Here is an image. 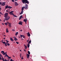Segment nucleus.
I'll list each match as a JSON object with an SVG mask.
<instances>
[{"label":"nucleus","instance_id":"28","mask_svg":"<svg viewBox=\"0 0 61 61\" xmlns=\"http://www.w3.org/2000/svg\"><path fill=\"white\" fill-rule=\"evenodd\" d=\"M18 32H17L15 34V35H16V36H17V35H18Z\"/></svg>","mask_w":61,"mask_h":61},{"label":"nucleus","instance_id":"33","mask_svg":"<svg viewBox=\"0 0 61 61\" xmlns=\"http://www.w3.org/2000/svg\"><path fill=\"white\" fill-rule=\"evenodd\" d=\"M22 37L23 38H25V36H24V35H23Z\"/></svg>","mask_w":61,"mask_h":61},{"label":"nucleus","instance_id":"13","mask_svg":"<svg viewBox=\"0 0 61 61\" xmlns=\"http://www.w3.org/2000/svg\"><path fill=\"white\" fill-rule=\"evenodd\" d=\"M8 26H9V27H11L12 26H11V23H10L8 25Z\"/></svg>","mask_w":61,"mask_h":61},{"label":"nucleus","instance_id":"4","mask_svg":"<svg viewBox=\"0 0 61 61\" xmlns=\"http://www.w3.org/2000/svg\"><path fill=\"white\" fill-rule=\"evenodd\" d=\"M10 16H7V17H5V20H6V21H8V20L10 19Z\"/></svg>","mask_w":61,"mask_h":61},{"label":"nucleus","instance_id":"55","mask_svg":"<svg viewBox=\"0 0 61 61\" xmlns=\"http://www.w3.org/2000/svg\"><path fill=\"white\" fill-rule=\"evenodd\" d=\"M25 22V24H26V22Z\"/></svg>","mask_w":61,"mask_h":61},{"label":"nucleus","instance_id":"57","mask_svg":"<svg viewBox=\"0 0 61 61\" xmlns=\"http://www.w3.org/2000/svg\"><path fill=\"white\" fill-rule=\"evenodd\" d=\"M4 36H6L5 35H4Z\"/></svg>","mask_w":61,"mask_h":61},{"label":"nucleus","instance_id":"43","mask_svg":"<svg viewBox=\"0 0 61 61\" xmlns=\"http://www.w3.org/2000/svg\"><path fill=\"white\" fill-rule=\"evenodd\" d=\"M4 20H5H5H4V22H5V19H4Z\"/></svg>","mask_w":61,"mask_h":61},{"label":"nucleus","instance_id":"52","mask_svg":"<svg viewBox=\"0 0 61 61\" xmlns=\"http://www.w3.org/2000/svg\"><path fill=\"white\" fill-rule=\"evenodd\" d=\"M21 40H23V38L21 39Z\"/></svg>","mask_w":61,"mask_h":61},{"label":"nucleus","instance_id":"22","mask_svg":"<svg viewBox=\"0 0 61 61\" xmlns=\"http://www.w3.org/2000/svg\"><path fill=\"white\" fill-rule=\"evenodd\" d=\"M23 21L25 22H27V19L26 20V19H24L23 20Z\"/></svg>","mask_w":61,"mask_h":61},{"label":"nucleus","instance_id":"50","mask_svg":"<svg viewBox=\"0 0 61 61\" xmlns=\"http://www.w3.org/2000/svg\"><path fill=\"white\" fill-rule=\"evenodd\" d=\"M21 59H24V58H23V57H22Z\"/></svg>","mask_w":61,"mask_h":61},{"label":"nucleus","instance_id":"47","mask_svg":"<svg viewBox=\"0 0 61 61\" xmlns=\"http://www.w3.org/2000/svg\"><path fill=\"white\" fill-rule=\"evenodd\" d=\"M24 50V51H25H25H26V50Z\"/></svg>","mask_w":61,"mask_h":61},{"label":"nucleus","instance_id":"2","mask_svg":"<svg viewBox=\"0 0 61 61\" xmlns=\"http://www.w3.org/2000/svg\"><path fill=\"white\" fill-rule=\"evenodd\" d=\"M13 11H11L9 13V14L10 15H12L13 16H14V17H17V16H16L15 15H14V14L13 13V12H14Z\"/></svg>","mask_w":61,"mask_h":61},{"label":"nucleus","instance_id":"11","mask_svg":"<svg viewBox=\"0 0 61 61\" xmlns=\"http://www.w3.org/2000/svg\"><path fill=\"white\" fill-rule=\"evenodd\" d=\"M15 6H17V5H18V4H17V2H15Z\"/></svg>","mask_w":61,"mask_h":61},{"label":"nucleus","instance_id":"12","mask_svg":"<svg viewBox=\"0 0 61 61\" xmlns=\"http://www.w3.org/2000/svg\"><path fill=\"white\" fill-rule=\"evenodd\" d=\"M3 54V55H5V57H8V55H7V54Z\"/></svg>","mask_w":61,"mask_h":61},{"label":"nucleus","instance_id":"62","mask_svg":"<svg viewBox=\"0 0 61 61\" xmlns=\"http://www.w3.org/2000/svg\"><path fill=\"white\" fill-rule=\"evenodd\" d=\"M0 21H2V20H0Z\"/></svg>","mask_w":61,"mask_h":61},{"label":"nucleus","instance_id":"31","mask_svg":"<svg viewBox=\"0 0 61 61\" xmlns=\"http://www.w3.org/2000/svg\"><path fill=\"white\" fill-rule=\"evenodd\" d=\"M5 25H8V24L7 23H5Z\"/></svg>","mask_w":61,"mask_h":61},{"label":"nucleus","instance_id":"54","mask_svg":"<svg viewBox=\"0 0 61 61\" xmlns=\"http://www.w3.org/2000/svg\"><path fill=\"white\" fill-rule=\"evenodd\" d=\"M2 25H4V24L2 23Z\"/></svg>","mask_w":61,"mask_h":61},{"label":"nucleus","instance_id":"36","mask_svg":"<svg viewBox=\"0 0 61 61\" xmlns=\"http://www.w3.org/2000/svg\"><path fill=\"white\" fill-rule=\"evenodd\" d=\"M7 23L8 24H10V23L8 22H7Z\"/></svg>","mask_w":61,"mask_h":61},{"label":"nucleus","instance_id":"17","mask_svg":"<svg viewBox=\"0 0 61 61\" xmlns=\"http://www.w3.org/2000/svg\"><path fill=\"white\" fill-rule=\"evenodd\" d=\"M27 36L29 37L30 36V33H29V32L28 33V34L27 35Z\"/></svg>","mask_w":61,"mask_h":61},{"label":"nucleus","instance_id":"5","mask_svg":"<svg viewBox=\"0 0 61 61\" xmlns=\"http://www.w3.org/2000/svg\"><path fill=\"white\" fill-rule=\"evenodd\" d=\"M8 13H5V14L4 15V16L5 17H7L8 16Z\"/></svg>","mask_w":61,"mask_h":61},{"label":"nucleus","instance_id":"37","mask_svg":"<svg viewBox=\"0 0 61 61\" xmlns=\"http://www.w3.org/2000/svg\"><path fill=\"white\" fill-rule=\"evenodd\" d=\"M16 42V44H18L19 43L18 42Z\"/></svg>","mask_w":61,"mask_h":61},{"label":"nucleus","instance_id":"34","mask_svg":"<svg viewBox=\"0 0 61 61\" xmlns=\"http://www.w3.org/2000/svg\"><path fill=\"white\" fill-rule=\"evenodd\" d=\"M0 60H2V58H1V57L0 56Z\"/></svg>","mask_w":61,"mask_h":61},{"label":"nucleus","instance_id":"8","mask_svg":"<svg viewBox=\"0 0 61 61\" xmlns=\"http://www.w3.org/2000/svg\"><path fill=\"white\" fill-rule=\"evenodd\" d=\"M25 5L26 6H24V7H25V9H27V7H28V5L26 4Z\"/></svg>","mask_w":61,"mask_h":61},{"label":"nucleus","instance_id":"1","mask_svg":"<svg viewBox=\"0 0 61 61\" xmlns=\"http://www.w3.org/2000/svg\"><path fill=\"white\" fill-rule=\"evenodd\" d=\"M22 2L24 4H26L29 3V2L27 0H22Z\"/></svg>","mask_w":61,"mask_h":61},{"label":"nucleus","instance_id":"18","mask_svg":"<svg viewBox=\"0 0 61 61\" xmlns=\"http://www.w3.org/2000/svg\"><path fill=\"white\" fill-rule=\"evenodd\" d=\"M27 46L28 48H29V46H30V44L28 43V44L27 45Z\"/></svg>","mask_w":61,"mask_h":61},{"label":"nucleus","instance_id":"20","mask_svg":"<svg viewBox=\"0 0 61 61\" xmlns=\"http://www.w3.org/2000/svg\"><path fill=\"white\" fill-rule=\"evenodd\" d=\"M1 53L2 54H5V52H4V51H1Z\"/></svg>","mask_w":61,"mask_h":61},{"label":"nucleus","instance_id":"44","mask_svg":"<svg viewBox=\"0 0 61 61\" xmlns=\"http://www.w3.org/2000/svg\"><path fill=\"white\" fill-rule=\"evenodd\" d=\"M1 10V7L0 6V11Z\"/></svg>","mask_w":61,"mask_h":61},{"label":"nucleus","instance_id":"42","mask_svg":"<svg viewBox=\"0 0 61 61\" xmlns=\"http://www.w3.org/2000/svg\"><path fill=\"white\" fill-rule=\"evenodd\" d=\"M6 12H8V13H9V11H8L7 10H6Z\"/></svg>","mask_w":61,"mask_h":61},{"label":"nucleus","instance_id":"53","mask_svg":"<svg viewBox=\"0 0 61 61\" xmlns=\"http://www.w3.org/2000/svg\"><path fill=\"white\" fill-rule=\"evenodd\" d=\"M0 5H1V2H0Z\"/></svg>","mask_w":61,"mask_h":61},{"label":"nucleus","instance_id":"35","mask_svg":"<svg viewBox=\"0 0 61 61\" xmlns=\"http://www.w3.org/2000/svg\"><path fill=\"white\" fill-rule=\"evenodd\" d=\"M12 2H15V0H12Z\"/></svg>","mask_w":61,"mask_h":61},{"label":"nucleus","instance_id":"40","mask_svg":"<svg viewBox=\"0 0 61 61\" xmlns=\"http://www.w3.org/2000/svg\"><path fill=\"white\" fill-rule=\"evenodd\" d=\"M5 59L4 60V61H7V60H6V59H5Z\"/></svg>","mask_w":61,"mask_h":61},{"label":"nucleus","instance_id":"32","mask_svg":"<svg viewBox=\"0 0 61 61\" xmlns=\"http://www.w3.org/2000/svg\"><path fill=\"white\" fill-rule=\"evenodd\" d=\"M20 36L21 38H22V37H23V35H20Z\"/></svg>","mask_w":61,"mask_h":61},{"label":"nucleus","instance_id":"9","mask_svg":"<svg viewBox=\"0 0 61 61\" xmlns=\"http://www.w3.org/2000/svg\"><path fill=\"white\" fill-rule=\"evenodd\" d=\"M22 23H23V22L22 21H20L19 23H18V24L19 25H22Z\"/></svg>","mask_w":61,"mask_h":61},{"label":"nucleus","instance_id":"14","mask_svg":"<svg viewBox=\"0 0 61 61\" xmlns=\"http://www.w3.org/2000/svg\"><path fill=\"white\" fill-rule=\"evenodd\" d=\"M5 2H3L1 4L2 6H4V5H5Z\"/></svg>","mask_w":61,"mask_h":61},{"label":"nucleus","instance_id":"29","mask_svg":"<svg viewBox=\"0 0 61 61\" xmlns=\"http://www.w3.org/2000/svg\"><path fill=\"white\" fill-rule=\"evenodd\" d=\"M20 58H21V57L22 56V54H20Z\"/></svg>","mask_w":61,"mask_h":61},{"label":"nucleus","instance_id":"30","mask_svg":"<svg viewBox=\"0 0 61 61\" xmlns=\"http://www.w3.org/2000/svg\"><path fill=\"white\" fill-rule=\"evenodd\" d=\"M2 59L3 61H5V60H4V58H3V57H2Z\"/></svg>","mask_w":61,"mask_h":61},{"label":"nucleus","instance_id":"48","mask_svg":"<svg viewBox=\"0 0 61 61\" xmlns=\"http://www.w3.org/2000/svg\"><path fill=\"white\" fill-rule=\"evenodd\" d=\"M12 31H15V30H14V29H13L12 30Z\"/></svg>","mask_w":61,"mask_h":61},{"label":"nucleus","instance_id":"6","mask_svg":"<svg viewBox=\"0 0 61 61\" xmlns=\"http://www.w3.org/2000/svg\"><path fill=\"white\" fill-rule=\"evenodd\" d=\"M26 54V57L27 58H29V57L30 56V55L29 54Z\"/></svg>","mask_w":61,"mask_h":61},{"label":"nucleus","instance_id":"7","mask_svg":"<svg viewBox=\"0 0 61 61\" xmlns=\"http://www.w3.org/2000/svg\"><path fill=\"white\" fill-rule=\"evenodd\" d=\"M7 45L8 46H10V44H9L8 43H6V42H5V46H7Z\"/></svg>","mask_w":61,"mask_h":61},{"label":"nucleus","instance_id":"39","mask_svg":"<svg viewBox=\"0 0 61 61\" xmlns=\"http://www.w3.org/2000/svg\"><path fill=\"white\" fill-rule=\"evenodd\" d=\"M28 54H30V51H28Z\"/></svg>","mask_w":61,"mask_h":61},{"label":"nucleus","instance_id":"61","mask_svg":"<svg viewBox=\"0 0 61 61\" xmlns=\"http://www.w3.org/2000/svg\"><path fill=\"white\" fill-rule=\"evenodd\" d=\"M19 38H20V36H19Z\"/></svg>","mask_w":61,"mask_h":61},{"label":"nucleus","instance_id":"41","mask_svg":"<svg viewBox=\"0 0 61 61\" xmlns=\"http://www.w3.org/2000/svg\"><path fill=\"white\" fill-rule=\"evenodd\" d=\"M0 57H3V56H2V55H1V54H0Z\"/></svg>","mask_w":61,"mask_h":61},{"label":"nucleus","instance_id":"45","mask_svg":"<svg viewBox=\"0 0 61 61\" xmlns=\"http://www.w3.org/2000/svg\"><path fill=\"white\" fill-rule=\"evenodd\" d=\"M10 61H13V60L12 59H11Z\"/></svg>","mask_w":61,"mask_h":61},{"label":"nucleus","instance_id":"59","mask_svg":"<svg viewBox=\"0 0 61 61\" xmlns=\"http://www.w3.org/2000/svg\"><path fill=\"white\" fill-rule=\"evenodd\" d=\"M20 51H21V50H20Z\"/></svg>","mask_w":61,"mask_h":61},{"label":"nucleus","instance_id":"21","mask_svg":"<svg viewBox=\"0 0 61 61\" xmlns=\"http://www.w3.org/2000/svg\"><path fill=\"white\" fill-rule=\"evenodd\" d=\"M6 33H8L9 32L8 28L6 29Z\"/></svg>","mask_w":61,"mask_h":61},{"label":"nucleus","instance_id":"27","mask_svg":"<svg viewBox=\"0 0 61 61\" xmlns=\"http://www.w3.org/2000/svg\"><path fill=\"white\" fill-rule=\"evenodd\" d=\"M14 40H15V41H16V40H18L17 39V38H14Z\"/></svg>","mask_w":61,"mask_h":61},{"label":"nucleus","instance_id":"46","mask_svg":"<svg viewBox=\"0 0 61 61\" xmlns=\"http://www.w3.org/2000/svg\"><path fill=\"white\" fill-rule=\"evenodd\" d=\"M20 31H21V32L22 31V30H20Z\"/></svg>","mask_w":61,"mask_h":61},{"label":"nucleus","instance_id":"49","mask_svg":"<svg viewBox=\"0 0 61 61\" xmlns=\"http://www.w3.org/2000/svg\"><path fill=\"white\" fill-rule=\"evenodd\" d=\"M29 41V39H28V40L27 41V42H28V41Z\"/></svg>","mask_w":61,"mask_h":61},{"label":"nucleus","instance_id":"38","mask_svg":"<svg viewBox=\"0 0 61 61\" xmlns=\"http://www.w3.org/2000/svg\"><path fill=\"white\" fill-rule=\"evenodd\" d=\"M7 57H8L9 58H10V59L11 58V57H9V56H8Z\"/></svg>","mask_w":61,"mask_h":61},{"label":"nucleus","instance_id":"51","mask_svg":"<svg viewBox=\"0 0 61 61\" xmlns=\"http://www.w3.org/2000/svg\"><path fill=\"white\" fill-rule=\"evenodd\" d=\"M0 14H1V15H2V13H1V12H0Z\"/></svg>","mask_w":61,"mask_h":61},{"label":"nucleus","instance_id":"64","mask_svg":"<svg viewBox=\"0 0 61 61\" xmlns=\"http://www.w3.org/2000/svg\"><path fill=\"white\" fill-rule=\"evenodd\" d=\"M7 61H9V60H7Z\"/></svg>","mask_w":61,"mask_h":61},{"label":"nucleus","instance_id":"23","mask_svg":"<svg viewBox=\"0 0 61 61\" xmlns=\"http://www.w3.org/2000/svg\"><path fill=\"white\" fill-rule=\"evenodd\" d=\"M5 41H6V43L7 44L9 42V41H7V40H5Z\"/></svg>","mask_w":61,"mask_h":61},{"label":"nucleus","instance_id":"25","mask_svg":"<svg viewBox=\"0 0 61 61\" xmlns=\"http://www.w3.org/2000/svg\"><path fill=\"white\" fill-rule=\"evenodd\" d=\"M5 41H4V42L3 41V40H2L1 42L2 43H3V44H5Z\"/></svg>","mask_w":61,"mask_h":61},{"label":"nucleus","instance_id":"26","mask_svg":"<svg viewBox=\"0 0 61 61\" xmlns=\"http://www.w3.org/2000/svg\"><path fill=\"white\" fill-rule=\"evenodd\" d=\"M31 43V40H30L29 42L28 43V44H30Z\"/></svg>","mask_w":61,"mask_h":61},{"label":"nucleus","instance_id":"15","mask_svg":"<svg viewBox=\"0 0 61 61\" xmlns=\"http://www.w3.org/2000/svg\"><path fill=\"white\" fill-rule=\"evenodd\" d=\"M23 12H24V11L21 10V12L20 13V15H22Z\"/></svg>","mask_w":61,"mask_h":61},{"label":"nucleus","instance_id":"24","mask_svg":"<svg viewBox=\"0 0 61 61\" xmlns=\"http://www.w3.org/2000/svg\"><path fill=\"white\" fill-rule=\"evenodd\" d=\"M24 46H25V49H26L27 48V46H25V45H24Z\"/></svg>","mask_w":61,"mask_h":61},{"label":"nucleus","instance_id":"3","mask_svg":"<svg viewBox=\"0 0 61 61\" xmlns=\"http://www.w3.org/2000/svg\"><path fill=\"white\" fill-rule=\"evenodd\" d=\"M12 8V7H11L10 6H9L8 5H7L5 7V8L6 9L10 8V9L11 8Z\"/></svg>","mask_w":61,"mask_h":61},{"label":"nucleus","instance_id":"60","mask_svg":"<svg viewBox=\"0 0 61 61\" xmlns=\"http://www.w3.org/2000/svg\"><path fill=\"white\" fill-rule=\"evenodd\" d=\"M15 1H17V0H15Z\"/></svg>","mask_w":61,"mask_h":61},{"label":"nucleus","instance_id":"19","mask_svg":"<svg viewBox=\"0 0 61 61\" xmlns=\"http://www.w3.org/2000/svg\"><path fill=\"white\" fill-rule=\"evenodd\" d=\"M23 16V15H21L20 17V18H19V20H20L21 19V18H22V17Z\"/></svg>","mask_w":61,"mask_h":61},{"label":"nucleus","instance_id":"58","mask_svg":"<svg viewBox=\"0 0 61 61\" xmlns=\"http://www.w3.org/2000/svg\"><path fill=\"white\" fill-rule=\"evenodd\" d=\"M4 39H5V38H4Z\"/></svg>","mask_w":61,"mask_h":61},{"label":"nucleus","instance_id":"56","mask_svg":"<svg viewBox=\"0 0 61 61\" xmlns=\"http://www.w3.org/2000/svg\"><path fill=\"white\" fill-rule=\"evenodd\" d=\"M5 53V54H6L7 53V52H6Z\"/></svg>","mask_w":61,"mask_h":61},{"label":"nucleus","instance_id":"10","mask_svg":"<svg viewBox=\"0 0 61 61\" xmlns=\"http://www.w3.org/2000/svg\"><path fill=\"white\" fill-rule=\"evenodd\" d=\"M25 7L23 6L21 8V11H23L24 10V9H25Z\"/></svg>","mask_w":61,"mask_h":61},{"label":"nucleus","instance_id":"63","mask_svg":"<svg viewBox=\"0 0 61 61\" xmlns=\"http://www.w3.org/2000/svg\"><path fill=\"white\" fill-rule=\"evenodd\" d=\"M21 18H23V17H21Z\"/></svg>","mask_w":61,"mask_h":61},{"label":"nucleus","instance_id":"16","mask_svg":"<svg viewBox=\"0 0 61 61\" xmlns=\"http://www.w3.org/2000/svg\"><path fill=\"white\" fill-rule=\"evenodd\" d=\"M10 40L12 42H13V41H14V40L13 39H12V38L10 37Z\"/></svg>","mask_w":61,"mask_h":61}]
</instances>
